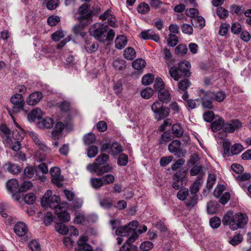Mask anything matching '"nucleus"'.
Wrapping results in <instances>:
<instances>
[{
  "mask_svg": "<svg viewBox=\"0 0 251 251\" xmlns=\"http://www.w3.org/2000/svg\"><path fill=\"white\" fill-rule=\"evenodd\" d=\"M122 151V147L118 143H113L112 144L111 152L112 154L115 155L121 152Z\"/></svg>",
  "mask_w": 251,
  "mask_h": 251,
  "instance_id": "60",
  "label": "nucleus"
},
{
  "mask_svg": "<svg viewBox=\"0 0 251 251\" xmlns=\"http://www.w3.org/2000/svg\"><path fill=\"white\" fill-rule=\"evenodd\" d=\"M29 134L39 149L47 152H49L50 151L49 148L40 140L38 136L35 133L30 131L29 133Z\"/></svg>",
  "mask_w": 251,
  "mask_h": 251,
  "instance_id": "18",
  "label": "nucleus"
},
{
  "mask_svg": "<svg viewBox=\"0 0 251 251\" xmlns=\"http://www.w3.org/2000/svg\"><path fill=\"white\" fill-rule=\"evenodd\" d=\"M190 174L191 176H194L199 175V177L202 178V177L204 174L202 167L200 165L194 166L190 171Z\"/></svg>",
  "mask_w": 251,
  "mask_h": 251,
  "instance_id": "30",
  "label": "nucleus"
},
{
  "mask_svg": "<svg viewBox=\"0 0 251 251\" xmlns=\"http://www.w3.org/2000/svg\"><path fill=\"white\" fill-rule=\"evenodd\" d=\"M43 115V113L40 108H35L30 112L27 115V119L30 122H35L37 120L40 119Z\"/></svg>",
  "mask_w": 251,
  "mask_h": 251,
  "instance_id": "20",
  "label": "nucleus"
},
{
  "mask_svg": "<svg viewBox=\"0 0 251 251\" xmlns=\"http://www.w3.org/2000/svg\"><path fill=\"white\" fill-rule=\"evenodd\" d=\"M188 180V178L185 177L182 172L180 171L176 172L173 176L174 182L172 186L176 190H178L181 187L185 186Z\"/></svg>",
  "mask_w": 251,
  "mask_h": 251,
  "instance_id": "10",
  "label": "nucleus"
},
{
  "mask_svg": "<svg viewBox=\"0 0 251 251\" xmlns=\"http://www.w3.org/2000/svg\"><path fill=\"white\" fill-rule=\"evenodd\" d=\"M153 243L150 241H144L142 242L140 246V248L143 251H149L153 247Z\"/></svg>",
  "mask_w": 251,
  "mask_h": 251,
  "instance_id": "59",
  "label": "nucleus"
},
{
  "mask_svg": "<svg viewBox=\"0 0 251 251\" xmlns=\"http://www.w3.org/2000/svg\"><path fill=\"white\" fill-rule=\"evenodd\" d=\"M36 200V197L33 193H30L27 194L24 197L25 202L28 204H32L34 203Z\"/></svg>",
  "mask_w": 251,
  "mask_h": 251,
  "instance_id": "53",
  "label": "nucleus"
},
{
  "mask_svg": "<svg viewBox=\"0 0 251 251\" xmlns=\"http://www.w3.org/2000/svg\"><path fill=\"white\" fill-rule=\"evenodd\" d=\"M181 145V143L179 140H175L169 144L168 150L177 157L183 156L184 152L180 148Z\"/></svg>",
  "mask_w": 251,
  "mask_h": 251,
  "instance_id": "12",
  "label": "nucleus"
},
{
  "mask_svg": "<svg viewBox=\"0 0 251 251\" xmlns=\"http://www.w3.org/2000/svg\"><path fill=\"white\" fill-rule=\"evenodd\" d=\"M68 204L67 202H62L55 209V212L58 220L62 222L67 223L71 220V216L67 211Z\"/></svg>",
  "mask_w": 251,
  "mask_h": 251,
  "instance_id": "7",
  "label": "nucleus"
},
{
  "mask_svg": "<svg viewBox=\"0 0 251 251\" xmlns=\"http://www.w3.org/2000/svg\"><path fill=\"white\" fill-rule=\"evenodd\" d=\"M60 21L59 17L56 15L50 16L47 20L48 24L50 26H54Z\"/></svg>",
  "mask_w": 251,
  "mask_h": 251,
  "instance_id": "64",
  "label": "nucleus"
},
{
  "mask_svg": "<svg viewBox=\"0 0 251 251\" xmlns=\"http://www.w3.org/2000/svg\"><path fill=\"white\" fill-rule=\"evenodd\" d=\"M88 238L86 235H81L77 242V248L75 249H80L81 250H85L87 248V246H91L87 244Z\"/></svg>",
  "mask_w": 251,
  "mask_h": 251,
  "instance_id": "27",
  "label": "nucleus"
},
{
  "mask_svg": "<svg viewBox=\"0 0 251 251\" xmlns=\"http://www.w3.org/2000/svg\"><path fill=\"white\" fill-rule=\"evenodd\" d=\"M109 159V156L105 154H102L99 155L96 159V162L87 165V169L88 171L91 173H94L95 171V169H93V167L90 168V166L96 165L98 167V169H99L101 167V165H104Z\"/></svg>",
  "mask_w": 251,
  "mask_h": 251,
  "instance_id": "13",
  "label": "nucleus"
},
{
  "mask_svg": "<svg viewBox=\"0 0 251 251\" xmlns=\"http://www.w3.org/2000/svg\"><path fill=\"white\" fill-rule=\"evenodd\" d=\"M139 36L144 40L151 39L157 42L160 39L159 36L156 34L152 29H148L142 31L140 33Z\"/></svg>",
  "mask_w": 251,
  "mask_h": 251,
  "instance_id": "15",
  "label": "nucleus"
},
{
  "mask_svg": "<svg viewBox=\"0 0 251 251\" xmlns=\"http://www.w3.org/2000/svg\"><path fill=\"white\" fill-rule=\"evenodd\" d=\"M224 123V120L221 117H219L211 124V128L214 132H216L221 128L223 129Z\"/></svg>",
  "mask_w": 251,
  "mask_h": 251,
  "instance_id": "28",
  "label": "nucleus"
},
{
  "mask_svg": "<svg viewBox=\"0 0 251 251\" xmlns=\"http://www.w3.org/2000/svg\"><path fill=\"white\" fill-rule=\"evenodd\" d=\"M209 224L212 228H217L221 225V221L219 218L214 217L210 219Z\"/></svg>",
  "mask_w": 251,
  "mask_h": 251,
  "instance_id": "57",
  "label": "nucleus"
},
{
  "mask_svg": "<svg viewBox=\"0 0 251 251\" xmlns=\"http://www.w3.org/2000/svg\"><path fill=\"white\" fill-rule=\"evenodd\" d=\"M225 187L223 185H218L215 189L214 196L219 199V201L223 204L226 203L230 199V195L229 192H224Z\"/></svg>",
  "mask_w": 251,
  "mask_h": 251,
  "instance_id": "9",
  "label": "nucleus"
},
{
  "mask_svg": "<svg viewBox=\"0 0 251 251\" xmlns=\"http://www.w3.org/2000/svg\"><path fill=\"white\" fill-rule=\"evenodd\" d=\"M151 109L154 114V117L157 121H161L168 117L170 109L163 106L161 102L156 100L151 105Z\"/></svg>",
  "mask_w": 251,
  "mask_h": 251,
  "instance_id": "4",
  "label": "nucleus"
},
{
  "mask_svg": "<svg viewBox=\"0 0 251 251\" xmlns=\"http://www.w3.org/2000/svg\"><path fill=\"white\" fill-rule=\"evenodd\" d=\"M98 153V147L92 145L90 146L87 150V154L88 157L93 158L95 157Z\"/></svg>",
  "mask_w": 251,
  "mask_h": 251,
  "instance_id": "48",
  "label": "nucleus"
},
{
  "mask_svg": "<svg viewBox=\"0 0 251 251\" xmlns=\"http://www.w3.org/2000/svg\"><path fill=\"white\" fill-rule=\"evenodd\" d=\"M127 43V39L124 35H118L115 40V46L116 49L122 50L125 47Z\"/></svg>",
  "mask_w": 251,
  "mask_h": 251,
  "instance_id": "24",
  "label": "nucleus"
},
{
  "mask_svg": "<svg viewBox=\"0 0 251 251\" xmlns=\"http://www.w3.org/2000/svg\"><path fill=\"white\" fill-rule=\"evenodd\" d=\"M158 98L161 103H168L171 100L170 92L166 89H161L158 92Z\"/></svg>",
  "mask_w": 251,
  "mask_h": 251,
  "instance_id": "21",
  "label": "nucleus"
},
{
  "mask_svg": "<svg viewBox=\"0 0 251 251\" xmlns=\"http://www.w3.org/2000/svg\"><path fill=\"white\" fill-rule=\"evenodd\" d=\"M43 95L39 92H35L30 94L26 98V102L30 105H35L42 99Z\"/></svg>",
  "mask_w": 251,
  "mask_h": 251,
  "instance_id": "16",
  "label": "nucleus"
},
{
  "mask_svg": "<svg viewBox=\"0 0 251 251\" xmlns=\"http://www.w3.org/2000/svg\"><path fill=\"white\" fill-rule=\"evenodd\" d=\"M56 231L62 235H66L69 233V227L61 223H57L55 225Z\"/></svg>",
  "mask_w": 251,
  "mask_h": 251,
  "instance_id": "32",
  "label": "nucleus"
},
{
  "mask_svg": "<svg viewBox=\"0 0 251 251\" xmlns=\"http://www.w3.org/2000/svg\"><path fill=\"white\" fill-rule=\"evenodd\" d=\"M140 95L143 98L148 99L153 95V90L151 87H147L141 91Z\"/></svg>",
  "mask_w": 251,
  "mask_h": 251,
  "instance_id": "44",
  "label": "nucleus"
},
{
  "mask_svg": "<svg viewBox=\"0 0 251 251\" xmlns=\"http://www.w3.org/2000/svg\"><path fill=\"white\" fill-rule=\"evenodd\" d=\"M244 148L243 145L240 143H237L234 144L231 147L230 149V156L237 155L241 152Z\"/></svg>",
  "mask_w": 251,
  "mask_h": 251,
  "instance_id": "35",
  "label": "nucleus"
},
{
  "mask_svg": "<svg viewBox=\"0 0 251 251\" xmlns=\"http://www.w3.org/2000/svg\"><path fill=\"white\" fill-rule=\"evenodd\" d=\"M90 183L92 187L96 189H99L104 185L102 178L92 177Z\"/></svg>",
  "mask_w": 251,
  "mask_h": 251,
  "instance_id": "34",
  "label": "nucleus"
},
{
  "mask_svg": "<svg viewBox=\"0 0 251 251\" xmlns=\"http://www.w3.org/2000/svg\"><path fill=\"white\" fill-rule=\"evenodd\" d=\"M189 190L187 188H184L179 190L177 193V197L181 201H184L188 195Z\"/></svg>",
  "mask_w": 251,
  "mask_h": 251,
  "instance_id": "51",
  "label": "nucleus"
},
{
  "mask_svg": "<svg viewBox=\"0 0 251 251\" xmlns=\"http://www.w3.org/2000/svg\"><path fill=\"white\" fill-rule=\"evenodd\" d=\"M90 33L96 39L102 43L112 40L115 36V33L113 30L107 31L106 26L98 24L90 28Z\"/></svg>",
  "mask_w": 251,
  "mask_h": 251,
  "instance_id": "2",
  "label": "nucleus"
},
{
  "mask_svg": "<svg viewBox=\"0 0 251 251\" xmlns=\"http://www.w3.org/2000/svg\"><path fill=\"white\" fill-rule=\"evenodd\" d=\"M242 127V123L238 120L235 119L231 120L230 123H224L223 130L226 133H233Z\"/></svg>",
  "mask_w": 251,
  "mask_h": 251,
  "instance_id": "11",
  "label": "nucleus"
},
{
  "mask_svg": "<svg viewBox=\"0 0 251 251\" xmlns=\"http://www.w3.org/2000/svg\"><path fill=\"white\" fill-rule=\"evenodd\" d=\"M103 183L105 185H109L113 184L115 180V177L114 175L109 174L103 176L102 177Z\"/></svg>",
  "mask_w": 251,
  "mask_h": 251,
  "instance_id": "47",
  "label": "nucleus"
},
{
  "mask_svg": "<svg viewBox=\"0 0 251 251\" xmlns=\"http://www.w3.org/2000/svg\"><path fill=\"white\" fill-rule=\"evenodd\" d=\"M41 203L44 207L49 206L55 210L61 203L60 198L56 195H53L50 190H48L45 193L41 199Z\"/></svg>",
  "mask_w": 251,
  "mask_h": 251,
  "instance_id": "5",
  "label": "nucleus"
},
{
  "mask_svg": "<svg viewBox=\"0 0 251 251\" xmlns=\"http://www.w3.org/2000/svg\"><path fill=\"white\" fill-rule=\"evenodd\" d=\"M154 79V76L151 74L145 75L142 79V82L143 85H148L151 84Z\"/></svg>",
  "mask_w": 251,
  "mask_h": 251,
  "instance_id": "56",
  "label": "nucleus"
},
{
  "mask_svg": "<svg viewBox=\"0 0 251 251\" xmlns=\"http://www.w3.org/2000/svg\"><path fill=\"white\" fill-rule=\"evenodd\" d=\"M190 85V81L185 79L181 80L178 84V89L179 90L185 91Z\"/></svg>",
  "mask_w": 251,
  "mask_h": 251,
  "instance_id": "61",
  "label": "nucleus"
},
{
  "mask_svg": "<svg viewBox=\"0 0 251 251\" xmlns=\"http://www.w3.org/2000/svg\"><path fill=\"white\" fill-rule=\"evenodd\" d=\"M51 182L58 187L62 186V177L60 175V170L58 167H52L50 170Z\"/></svg>",
  "mask_w": 251,
  "mask_h": 251,
  "instance_id": "14",
  "label": "nucleus"
},
{
  "mask_svg": "<svg viewBox=\"0 0 251 251\" xmlns=\"http://www.w3.org/2000/svg\"><path fill=\"white\" fill-rule=\"evenodd\" d=\"M248 217L241 213L233 215L231 212H227L223 217L222 223L225 226H229L233 230L243 228L247 224Z\"/></svg>",
  "mask_w": 251,
  "mask_h": 251,
  "instance_id": "1",
  "label": "nucleus"
},
{
  "mask_svg": "<svg viewBox=\"0 0 251 251\" xmlns=\"http://www.w3.org/2000/svg\"><path fill=\"white\" fill-rule=\"evenodd\" d=\"M7 190L11 193L16 192L19 190L18 181L16 179H11L7 181L6 183Z\"/></svg>",
  "mask_w": 251,
  "mask_h": 251,
  "instance_id": "23",
  "label": "nucleus"
},
{
  "mask_svg": "<svg viewBox=\"0 0 251 251\" xmlns=\"http://www.w3.org/2000/svg\"><path fill=\"white\" fill-rule=\"evenodd\" d=\"M178 70L185 75H189L190 74V69L191 64L189 62L185 60L180 61L178 63Z\"/></svg>",
  "mask_w": 251,
  "mask_h": 251,
  "instance_id": "25",
  "label": "nucleus"
},
{
  "mask_svg": "<svg viewBox=\"0 0 251 251\" xmlns=\"http://www.w3.org/2000/svg\"><path fill=\"white\" fill-rule=\"evenodd\" d=\"M132 66L134 69L141 70L145 67L146 62L143 59H137L132 62Z\"/></svg>",
  "mask_w": 251,
  "mask_h": 251,
  "instance_id": "36",
  "label": "nucleus"
},
{
  "mask_svg": "<svg viewBox=\"0 0 251 251\" xmlns=\"http://www.w3.org/2000/svg\"><path fill=\"white\" fill-rule=\"evenodd\" d=\"M172 132L176 137H179L182 135L183 130L179 124H176L172 126Z\"/></svg>",
  "mask_w": 251,
  "mask_h": 251,
  "instance_id": "42",
  "label": "nucleus"
},
{
  "mask_svg": "<svg viewBox=\"0 0 251 251\" xmlns=\"http://www.w3.org/2000/svg\"><path fill=\"white\" fill-rule=\"evenodd\" d=\"M78 14L79 16L77 17V20L81 23L88 24L92 21V12L86 3L79 7Z\"/></svg>",
  "mask_w": 251,
  "mask_h": 251,
  "instance_id": "6",
  "label": "nucleus"
},
{
  "mask_svg": "<svg viewBox=\"0 0 251 251\" xmlns=\"http://www.w3.org/2000/svg\"><path fill=\"white\" fill-rule=\"evenodd\" d=\"M199 96L201 98L202 106L203 108L209 109L213 108L212 102V100L214 99L213 92H205L201 90L199 92Z\"/></svg>",
  "mask_w": 251,
  "mask_h": 251,
  "instance_id": "8",
  "label": "nucleus"
},
{
  "mask_svg": "<svg viewBox=\"0 0 251 251\" xmlns=\"http://www.w3.org/2000/svg\"><path fill=\"white\" fill-rule=\"evenodd\" d=\"M202 183V178L199 177L190 187V191L192 194L196 195V193L199 191Z\"/></svg>",
  "mask_w": 251,
  "mask_h": 251,
  "instance_id": "33",
  "label": "nucleus"
},
{
  "mask_svg": "<svg viewBox=\"0 0 251 251\" xmlns=\"http://www.w3.org/2000/svg\"><path fill=\"white\" fill-rule=\"evenodd\" d=\"M199 102L200 101L198 99L188 100L186 101L187 106L191 109H195L199 105Z\"/></svg>",
  "mask_w": 251,
  "mask_h": 251,
  "instance_id": "63",
  "label": "nucleus"
},
{
  "mask_svg": "<svg viewBox=\"0 0 251 251\" xmlns=\"http://www.w3.org/2000/svg\"><path fill=\"white\" fill-rule=\"evenodd\" d=\"M28 247L32 251H41V246L37 240H32L28 245Z\"/></svg>",
  "mask_w": 251,
  "mask_h": 251,
  "instance_id": "54",
  "label": "nucleus"
},
{
  "mask_svg": "<svg viewBox=\"0 0 251 251\" xmlns=\"http://www.w3.org/2000/svg\"><path fill=\"white\" fill-rule=\"evenodd\" d=\"M191 22L193 25V22L195 23L196 25L199 26L200 28H203L205 25V20L202 16H196L191 20Z\"/></svg>",
  "mask_w": 251,
  "mask_h": 251,
  "instance_id": "39",
  "label": "nucleus"
},
{
  "mask_svg": "<svg viewBox=\"0 0 251 251\" xmlns=\"http://www.w3.org/2000/svg\"><path fill=\"white\" fill-rule=\"evenodd\" d=\"M75 26L73 28L74 33L76 35H80L81 36L84 37L85 35V33L83 31L84 25L86 24L81 23Z\"/></svg>",
  "mask_w": 251,
  "mask_h": 251,
  "instance_id": "49",
  "label": "nucleus"
},
{
  "mask_svg": "<svg viewBox=\"0 0 251 251\" xmlns=\"http://www.w3.org/2000/svg\"><path fill=\"white\" fill-rule=\"evenodd\" d=\"M99 48V45L95 42L89 43L86 42L85 46V49L86 51L90 53L96 51Z\"/></svg>",
  "mask_w": 251,
  "mask_h": 251,
  "instance_id": "38",
  "label": "nucleus"
},
{
  "mask_svg": "<svg viewBox=\"0 0 251 251\" xmlns=\"http://www.w3.org/2000/svg\"><path fill=\"white\" fill-rule=\"evenodd\" d=\"M216 181V176L214 174H210L208 175L207 180V188L211 189L215 184Z\"/></svg>",
  "mask_w": 251,
  "mask_h": 251,
  "instance_id": "50",
  "label": "nucleus"
},
{
  "mask_svg": "<svg viewBox=\"0 0 251 251\" xmlns=\"http://www.w3.org/2000/svg\"><path fill=\"white\" fill-rule=\"evenodd\" d=\"M153 87L154 89L159 92L161 89H165V84L160 77H157L155 79Z\"/></svg>",
  "mask_w": 251,
  "mask_h": 251,
  "instance_id": "43",
  "label": "nucleus"
},
{
  "mask_svg": "<svg viewBox=\"0 0 251 251\" xmlns=\"http://www.w3.org/2000/svg\"><path fill=\"white\" fill-rule=\"evenodd\" d=\"M3 167L10 173L14 175L18 174L21 171V168L18 165L9 162L5 163Z\"/></svg>",
  "mask_w": 251,
  "mask_h": 251,
  "instance_id": "22",
  "label": "nucleus"
},
{
  "mask_svg": "<svg viewBox=\"0 0 251 251\" xmlns=\"http://www.w3.org/2000/svg\"><path fill=\"white\" fill-rule=\"evenodd\" d=\"M124 56L127 60H132L136 57V51L133 48L128 47L124 51Z\"/></svg>",
  "mask_w": 251,
  "mask_h": 251,
  "instance_id": "31",
  "label": "nucleus"
},
{
  "mask_svg": "<svg viewBox=\"0 0 251 251\" xmlns=\"http://www.w3.org/2000/svg\"><path fill=\"white\" fill-rule=\"evenodd\" d=\"M53 125V121L50 118H46L39 123V126L40 127L46 128H50L52 127Z\"/></svg>",
  "mask_w": 251,
  "mask_h": 251,
  "instance_id": "37",
  "label": "nucleus"
},
{
  "mask_svg": "<svg viewBox=\"0 0 251 251\" xmlns=\"http://www.w3.org/2000/svg\"><path fill=\"white\" fill-rule=\"evenodd\" d=\"M223 155L224 157L230 156V146L231 143L229 139H224L223 140Z\"/></svg>",
  "mask_w": 251,
  "mask_h": 251,
  "instance_id": "29",
  "label": "nucleus"
},
{
  "mask_svg": "<svg viewBox=\"0 0 251 251\" xmlns=\"http://www.w3.org/2000/svg\"><path fill=\"white\" fill-rule=\"evenodd\" d=\"M86 221V217L83 213H76L74 223L75 224H80Z\"/></svg>",
  "mask_w": 251,
  "mask_h": 251,
  "instance_id": "45",
  "label": "nucleus"
},
{
  "mask_svg": "<svg viewBox=\"0 0 251 251\" xmlns=\"http://www.w3.org/2000/svg\"><path fill=\"white\" fill-rule=\"evenodd\" d=\"M218 204L214 201H210L207 204V211L210 214H215L217 210Z\"/></svg>",
  "mask_w": 251,
  "mask_h": 251,
  "instance_id": "40",
  "label": "nucleus"
},
{
  "mask_svg": "<svg viewBox=\"0 0 251 251\" xmlns=\"http://www.w3.org/2000/svg\"><path fill=\"white\" fill-rule=\"evenodd\" d=\"M14 230L18 236H24L27 233L28 228L24 222H19L15 224Z\"/></svg>",
  "mask_w": 251,
  "mask_h": 251,
  "instance_id": "17",
  "label": "nucleus"
},
{
  "mask_svg": "<svg viewBox=\"0 0 251 251\" xmlns=\"http://www.w3.org/2000/svg\"><path fill=\"white\" fill-rule=\"evenodd\" d=\"M96 137L94 134L89 133L84 136V142L86 145H90L93 144L96 141Z\"/></svg>",
  "mask_w": 251,
  "mask_h": 251,
  "instance_id": "46",
  "label": "nucleus"
},
{
  "mask_svg": "<svg viewBox=\"0 0 251 251\" xmlns=\"http://www.w3.org/2000/svg\"><path fill=\"white\" fill-rule=\"evenodd\" d=\"M169 74L176 81H178L180 78V76L178 74V70L176 67L174 66L170 68Z\"/></svg>",
  "mask_w": 251,
  "mask_h": 251,
  "instance_id": "55",
  "label": "nucleus"
},
{
  "mask_svg": "<svg viewBox=\"0 0 251 251\" xmlns=\"http://www.w3.org/2000/svg\"><path fill=\"white\" fill-rule=\"evenodd\" d=\"M197 196L196 195L192 194L191 197H189L185 202L186 205L188 207H193L197 202Z\"/></svg>",
  "mask_w": 251,
  "mask_h": 251,
  "instance_id": "52",
  "label": "nucleus"
},
{
  "mask_svg": "<svg viewBox=\"0 0 251 251\" xmlns=\"http://www.w3.org/2000/svg\"><path fill=\"white\" fill-rule=\"evenodd\" d=\"M133 228L129 227V226H121L117 229L116 233L119 236H126L132 233Z\"/></svg>",
  "mask_w": 251,
  "mask_h": 251,
  "instance_id": "26",
  "label": "nucleus"
},
{
  "mask_svg": "<svg viewBox=\"0 0 251 251\" xmlns=\"http://www.w3.org/2000/svg\"><path fill=\"white\" fill-rule=\"evenodd\" d=\"M137 9L138 13L146 14L150 11V7L147 3L142 2L138 6Z\"/></svg>",
  "mask_w": 251,
  "mask_h": 251,
  "instance_id": "41",
  "label": "nucleus"
},
{
  "mask_svg": "<svg viewBox=\"0 0 251 251\" xmlns=\"http://www.w3.org/2000/svg\"><path fill=\"white\" fill-rule=\"evenodd\" d=\"M168 45L171 47H175L178 42L177 37V36L171 33L169 35V37L167 40Z\"/></svg>",
  "mask_w": 251,
  "mask_h": 251,
  "instance_id": "58",
  "label": "nucleus"
},
{
  "mask_svg": "<svg viewBox=\"0 0 251 251\" xmlns=\"http://www.w3.org/2000/svg\"><path fill=\"white\" fill-rule=\"evenodd\" d=\"M92 167L96 171L94 173H96L98 176H101L104 173L112 172L113 170V165L110 164L101 166L99 169H98L96 165L90 166V168H92Z\"/></svg>",
  "mask_w": 251,
  "mask_h": 251,
  "instance_id": "19",
  "label": "nucleus"
},
{
  "mask_svg": "<svg viewBox=\"0 0 251 251\" xmlns=\"http://www.w3.org/2000/svg\"><path fill=\"white\" fill-rule=\"evenodd\" d=\"M10 101L13 104L12 109L11 111L7 109V110L12 119L15 122L13 114L19 113L23 110L25 106L24 99L22 94H16L11 97Z\"/></svg>",
  "mask_w": 251,
  "mask_h": 251,
  "instance_id": "3",
  "label": "nucleus"
},
{
  "mask_svg": "<svg viewBox=\"0 0 251 251\" xmlns=\"http://www.w3.org/2000/svg\"><path fill=\"white\" fill-rule=\"evenodd\" d=\"M173 160L172 156H164L161 158L159 163L162 167H165L169 165Z\"/></svg>",
  "mask_w": 251,
  "mask_h": 251,
  "instance_id": "62",
  "label": "nucleus"
}]
</instances>
